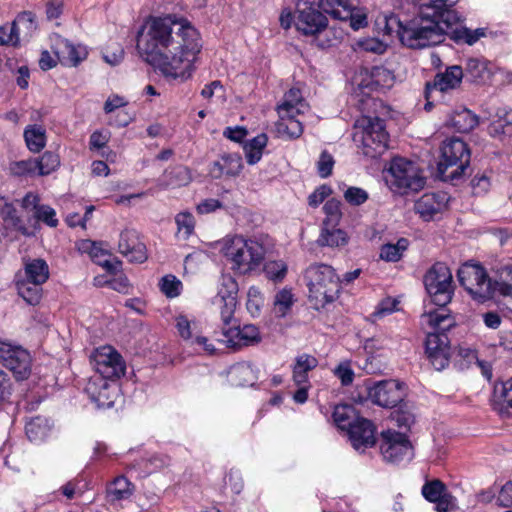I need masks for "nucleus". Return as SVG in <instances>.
<instances>
[{"instance_id":"obj_16","label":"nucleus","mask_w":512,"mask_h":512,"mask_svg":"<svg viewBox=\"0 0 512 512\" xmlns=\"http://www.w3.org/2000/svg\"><path fill=\"white\" fill-rule=\"evenodd\" d=\"M307 108L308 105L305 103L301 91L297 88H291L284 94L282 103L277 107L278 128L283 126L288 128L293 123L302 128L305 123L297 117L303 114Z\"/></svg>"},{"instance_id":"obj_15","label":"nucleus","mask_w":512,"mask_h":512,"mask_svg":"<svg viewBox=\"0 0 512 512\" xmlns=\"http://www.w3.org/2000/svg\"><path fill=\"white\" fill-rule=\"evenodd\" d=\"M238 284L230 275H222L218 291L213 298V305L219 310L221 319L228 325L233 318L237 306Z\"/></svg>"},{"instance_id":"obj_47","label":"nucleus","mask_w":512,"mask_h":512,"mask_svg":"<svg viewBox=\"0 0 512 512\" xmlns=\"http://www.w3.org/2000/svg\"><path fill=\"white\" fill-rule=\"evenodd\" d=\"M483 36H485V30L483 28L471 30L464 27L453 30L451 39L456 43H466L468 45H473Z\"/></svg>"},{"instance_id":"obj_27","label":"nucleus","mask_w":512,"mask_h":512,"mask_svg":"<svg viewBox=\"0 0 512 512\" xmlns=\"http://www.w3.org/2000/svg\"><path fill=\"white\" fill-rule=\"evenodd\" d=\"M464 77V72L461 66L453 65L446 68L444 73L436 74L433 84H426V93L432 88L445 92L450 89H455L460 86Z\"/></svg>"},{"instance_id":"obj_24","label":"nucleus","mask_w":512,"mask_h":512,"mask_svg":"<svg viewBox=\"0 0 512 512\" xmlns=\"http://www.w3.org/2000/svg\"><path fill=\"white\" fill-rule=\"evenodd\" d=\"M347 432L353 448L358 451H364L376 442L375 427L368 419L360 418L356 420Z\"/></svg>"},{"instance_id":"obj_17","label":"nucleus","mask_w":512,"mask_h":512,"mask_svg":"<svg viewBox=\"0 0 512 512\" xmlns=\"http://www.w3.org/2000/svg\"><path fill=\"white\" fill-rule=\"evenodd\" d=\"M368 397L376 405L393 408L405 397L404 385L397 380H382L368 388Z\"/></svg>"},{"instance_id":"obj_43","label":"nucleus","mask_w":512,"mask_h":512,"mask_svg":"<svg viewBox=\"0 0 512 512\" xmlns=\"http://www.w3.org/2000/svg\"><path fill=\"white\" fill-rule=\"evenodd\" d=\"M229 375L231 380L240 386L252 384L255 375L252 366L249 363H237L230 368Z\"/></svg>"},{"instance_id":"obj_38","label":"nucleus","mask_w":512,"mask_h":512,"mask_svg":"<svg viewBox=\"0 0 512 512\" xmlns=\"http://www.w3.org/2000/svg\"><path fill=\"white\" fill-rule=\"evenodd\" d=\"M333 420L335 424L342 430H348L354 425L356 420L360 419L356 414V410L352 405H337L333 411Z\"/></svg>"},{"instance_id":"obj_50","label":"nucleus","mask_w":512,"mask_h":512,"mask_svg":"<svg viewBox=\"0 0 512 512\" xmlns=\"http://www.w3.org/2000/svg\"><path fill=\"white\" fill-rule=\"evenodd\" d=\"M264 306V296L260 289L256 286H251L247 292L246 307L248 312L253 317L260 315L262 307Z\"/></svg>"},{"instance_id":"obj_54","label":"nucleus","mask_w":512,"mask_h":512,"mask_svg":"<svg viewBox=\"0 0 512 512\" xmlns=\"http://www.w3.org/2000/svg\"><path fill=\"white\" fill-rule=\"evenodd\" d=\"M9 171L15 176H32L37 174L36 159L14 161L9 165Z\"/></svg>"},{"instance_id":"obj_49","label":"nucleus","mask_w":512,"mask_h":512,"mask_svg":"<svg viewBox=\"0 0 512 512\" xmlns=\"http://www.w3.org/2000/svg\"><path fill=\"white\" fill-rule=\"evenodd\" d=\"M108 493L113 500L127 499L132 495L131 483L123 476L118 477L110 485Z\"/></svg>"},{"instance_id":"obj_25","label":"nucleus","mask_w":512,"mask_h":512,"mask_svg":"<svg viewBox=\"0 0 512 512\" xmlns=\"http://www.w3.org/2000/svg\"><path fill=\"white\" fill-rule=\"evenodd\" d=\"M243 160L238 153H225L220 159L211 164L209 172L215 179L223 176L236 177L243 169Z\"/></svg>"},{"instance_id":"obj_63","label":"nucleus","mask_w":512,"mask_h":512,"mask_svg":"<svg viewBox=\"0 0 512 512\" xmlns=\"http://www.w3.org/2000/svg\"><path fill=\"white\" fill-rule=\"evenodd\" d=\"M79 249L83 252L89 253L91 258L98 263L103 256L108 255V252L101 247V243L93 242L90 240L83 241Z\"/></svg>"},{"instance_id":"obj_56","label":"nucleus","mask_w":512,"mask_h":512,"mask_svg":"<svg viewBox=\"0 0 512 512\" xmlns=\"http://www.w3.org/2000/svg\"><path fill=\"white\" fill-rule=\"evenodd\" d=\"M353 49L355 51L361 50L375 54H383L387 49V45L376 38H364L359 39L353 45Z\"/></svg>"},{"instance_id":"obj_35","label":"nucleus","mask_w":512,"mask_h":512,"mask_svg":"<svg viewBox=\"0 0 512 512\" xmlns=\"http://www.w3.org/2000/svg\"><path fill=\"white\" fill-rule=\"evenodd\" d=\"M51 430L49 419L43 416L31 418L25 426L26 435L32 442L44 440Z\"/></svg>"},{"instance_id":"obj_40","label":"nucleus","mask_w":512,"mask_h":512,"mask_svg":"<svg viewBox=\"0 0 512 512\" xmlns=\"http://www.w3.org/2000/svg\"><path fill=\"white\" fill-rule=\"evenodd\" d=\"M164 180L169 186L181 187L192 181V173L188 167L176 165L165 171Z\"/></svg>"},{"instance_id":"obj_8","label":"nucleus","mask_w":512,"mask_h":512,"mask_svg":"<svg viewBox=\"0 0 512 512\" xmlns=\"http://www.w3.org/2000/svg\"><path fill=\"white\" fill-rule=\"evenodd\" d=\"M454 3L448 5L447 0H432L422 7L420 17L423 26L437 30L439 34V41L434 45L440 44L447 30L460 21L458 13L450 8Z\"/></svg>"},{"instance_id":"obj_64","label":"nucleus","mask_w":512,"mask_h":512,"mask_svg":"<svg viewBox=\"0 0 512 512\" xmlns=\"http://www.w3.org/2000/svg\"><path fill=\"white\" fill-rule=\"evenodd\" d=\"M334 166V159L333 157L327 153L326 151H323L320 155V158L317 162V171L321 178H327L332 174Z\"/></svg>"},{"instance_id":"obj_26","label":"nucleus","mask_w":512,"mask_h":512,"mask_svg":"<svg viewBox=\"0 0 512 512\" xmlns=\"http://www.w3.org/2000/svg\"><path fill=\"white\" fill-rule=\"evenodd\" d=\"M447 200L444 193H426L415 202L414 210L424 220L429 221L446 207Z\"/></svg>"},{"instance_id":"obj_46","label":"nucleus","mask_w":512,"mask_h":512,"mask_svg":"<svg viewBox=\"0 0 512 512\" xmlns=\"http://www.w3.org/2000/svg\"><path fill=\"white\" fill-rule=\"evenodd\" d=\"M500 281L493 283V294L498 292L503 297L512 298V265H505L499 271Z\"/></svg>"},{"instance_id":"obj_18","label":"nucleus","mask_w":512,"mask_h":512,"mask_svg":"<svg viewBox=\"0 0 512 512\" xmlns=\"http://www.w3.org/2000/svg\"><path fill=\"white\" fill-rule=\"evenodd\" d=\"M296 28L304 35H317L326 29L327 17L307 2L299 3L297 8Z\"/></svg>"},{"instance_id":"obj_58","label":"nucleus","mask_w":512,"mask_h":512,"mask_svg":"<svg viewBox=\"0 0 512 512\" xmlns=\"http://www.w3.org/2000/svg\"><path fill=\"white\" fill-rule=\"evenodd\" d=\"M182 283L173 275H166L160 281L161 291L169 298L177 297L180 294Z\"/></svg>"},{"instance_id":"obj_2","label":"nucleus","mask_w":512,"mask_h":512,"mask_svg":"<svg viewBox=\"0 0 512 512\" xmlns=\"http://www.w3.org/2000/svg\"><path fill=\"white\" fill-rule=\"evenodd\" d=\"M422 319L432 329L426 338V354L434 368L440 371L448 365L450 355L449 340L444 332L454 325V321L443 309L427 312Z\"/></svg>"},{"instance_id":"obj_48","label":"nucleus","mask_w":512,"mask_h":512,"mask_svg":"<svg viewBox=\"0 0 512 512\" xmlns=\"http://www.w3.org/2000/svg\"><path fill=\"white\" fill-rule=\"evenodd\" d=\"M177 224V236L183 240H186L194 231L195 219L189 212H180L175 217Z\"/></svg>"},{"instance_id":"obj_3","label":"nucleus","mask_w":512,"mask_h":512,"mask_svg":"<svg viewBox=\"0 0 512 512\" xmlns=\"http://www.w3.org/2000/svg\"><path fill=\"white\" fill-rule=\"evenodd\" d=\"M222 252L230 261L232 270L243 275L259 269L266 254L263 244L243 236L225 239Z\"/></svg>"},{"instance_id":"obj_1","label":"nucleus","mask_w":512,"mask_h":512,"mask_svg":"<svg viewBox=\"0 0 512 512\" xmlns=\"http://www.w3.org/2000/svg\"><path fill=\"white\" fill-rule=\"evenodd\" d=\"M140 57L166 79L191 77L202 44L198 31L188 22L152 18L138 32Z\"/></svg>"},{"instance_id":"obj_53","label":"nucleus","mask_w":512,"mask_h":512,"mask_svg":"<svg viewBox=\"0 0 512 512\" xmlns=\"http://www.w3.org/2000/svg\"><path fill=\"white\" fill-rule=\"evenodd\" d=\"M24 138L28 149L33 153L40 152L46 145L45 130H24Z\"/></svg>"},{"instance_id":"obj_37","label":"nucleus","mask_w":512,"mask_h":512,"mask_svg":"<svg viewBox=\"0 0 512 512\" xmlns=\"http://www.w3.org/2000/svg\"><path fill=\"white\" fill-rule=\"evenodd\" d=\"M489 63L483 58H469L466 62L465 72L466 76L472 82L484 81L491 75Z\"/></svg>"},{"instance_id":"obj_52","label":"nucleus","mask_w":512,"mask_h":512,"mask_svg":"<svg viewBox=\"0 0 512 512\" xmlns=\"http://www.w3.org/2000/svg\"><path fill=\"white\" fill-rule=\"evenodd\" d=\"M294 298L291 290L282 289L274 298V309L278 316L284 317L293 305Z\"/></svg>"},{"instance_id":"obj_42","label":"nucleus","mask_w":512,"mask_h":512,"mask_svg":"<svg viewBox=\"0 0 512 512\" xmlns=\"http://www.w3.org/2000/svg\"><path fill=\"white\" fill-rule=\"evenodd\" d=\"M125 106L126 102L124 98L118 95H113L106 100L104 104V111L106 113H111L117 110V117L120 118L117 125L120 127H126L129 125L132 117L124 110Z\"/></svg>"},{"instance_id":"obj_51","label":"nucleus","mask_w":512,"mask_h":512,"mask_svg":"<svg viewBox=\"0 0 512 512\" xmlns=\"http://www.w3.org/2000/svg\"><path fill=\"white\" fill-rule=\"evenodd\" d=\"M37 175H48L60 165L59 156L53 152H45L40 159H36Z\"/></svg>"},{"instance_id":"obj_28","label":"nucleus","mask_w":512,"mask_h":512,"mask_svg":"<svg viewBox=\"0 0 512 512\" xmlns=\"http://www.w3.org/2000/svg\"><path fill=\"white\" fill-rule=\"evenodd\" d=\"M55 53L62 63L70 66H77L87 56V50L85 47L81 45L75 46L67 39H61L57 43V50Z\"/></svg>"},{"instance_id":"obj_32","label":"nucleus","mask_w":512,"mask_h":512,"mask_svg":"<svg viewBox=\"0 0 512 512\" xmlns=\"http://www.w3.org/2000/svg\"><path fill=\"white\" fill-rule=\"evenodd\" d=\"M495 408L502 414H512V378L494 387Z\"/></svg>"},{"instance_id":"obj_21","label":"nucleus","mask_w":512,"mask_h":512,"mask_svg":"<svg viewBox=\"0 0 512 512\" xmlns=\"http://www.w3.org/2000/svg\"><path fill=\"white\" fill-rule=\"evenodd\" d=\"M108 380L109 378L91 377L85 388L90 399L99 408L112 407L118 395V386Z\"/></svg>"},{"instance_id":"obj_57","label":"nucleus","mask_w":512,"mask_h":512,"mask_svg":"<svg viewBox=\"0 0 512 512\" xmlns=\"http://www.w3.org/2000/svg\"><path fill=\"white\" fill-rule=\"evenodd\" d=\"M175 326L178 331V334L185 340H190L191 343L194 340V333L196 332V323L192 320H189L185 315H178L175 318Z\"/></svg>"},{"instance_id":"obj_20","label":"nucleus","mask_w":512,"mask_h":512,"mask_svg":"<svg viewBox=\"0 0 512 512\" xmlns=\"http://www.w3.org/2000/svg\"><path fill=\"white\" fill-rule=\"evenodd\" d=\"M353 139L361 143L365 156L376 158L388 148L389 135L387 130H357L353 134Z\"/></svg>"},{"instance_id":"obj_44","label":"nucleus","mask_w":512,"mask_h":512,"mask_svg":"<svg viewBox=\"0 0 512 512\" xmlns=\"http://www.w3.org/2000/svg\"><path fill=\"white\" fill-rule=\"evenodd\" d=\"M18 294L30 305H36L41 299V285L28 280L17 282Z\"/></svg>"},{"instance_id":"obj_11","label":"nucleus","mask_w":512,"mask_h":512,"mask_svg":"<svg viewBox=\"0 0 512 512\" xmlns=\"http://www.w3.org/2000/svg\"><path fill=\"white\" fill-rule=\"evenodd\" d=\"M370 84H359L358 90L360 91L357 96L362 94V97L358 100L357 106L361 112V116L355 121L353 128H385L384 116L390 114V108L386 106L381 100L370 97L365 93V89H368Z\"/></svg>"},{"instance_id":"obj_4","label":"nucleus","mask_w":512,"mask_h":512,"mask_svg":"<svg viewBox=\"0 0 512 512\" xmlns=\"http://www.w3.org/2000/svg\"><path fill=\"white\" fill-rule=\"evenodd\" d=\"M305 280L309 289V300L315 309L337 299L340 281L333 267L326 264H312L305 271Z\"/></svg>"},{"instance_id":"obj_14","label":"nucleus","mask_w":512,"mask_h":512,"mask_svg":"<svg viewBox=\"0 0 512 512\" xmlns=\"http://www.w3.org/2000/svg\"><path fill=\"white\" fill-rule=\"evenodd\" d=\"M96 377L118 379L125 374L126 365L123 357L112 346H101L92 354Z\"/></svg>"},{"instance_id":"obj_36","label":"nucleus","mask_w":512,"mask_h":512,"mask_svg":"<svg viewBox=\"0 0 512 512\" xmlns=\"http://www.w3.org/2000/svg\"><path fill=\"white\" fill-rule=\"evenodd\" d=\"M26 280L42 285L49 278V267L43 259H33L25 265Z\"/></svg>"},{"instance_id":"obj_60","label":"nucleus","mask_w":512,"mask_h":512,"mask_svg":"<svg viewBox=\"0 0 512 512\" xmlns=\"http://www.w3.org/2000/svg\"><path fill=\"white\" fill-rule=\"evenodd\" d=\"M264 273L269 280L281 281L287 273V267L281 261H271L265 264Z\"/></svg>"},{"instance_id":"obj_41","label":"nucleus","mask_w":512,"mask_h":512,"mask_svg":"<svg viewBox=\"0 0 512 512\" xmlns=\"http://www.w3.org/2000/svg\"><path fill=\"white\" fill-rule=\"evenodd\" d=\"M480 124L479 117L467 108L453 112L447 123L448 128H476Z\"/></svg>"},{"instance_id":"obj_13","label":"nucleus","mask_w":512,"mask_h":512,"mask_svg":"<svg viewBox=\"0 0 512 512\" xmlns=\"http://www.w3.org/2000/svg\"><path fill=\"white\" fill-rule=\"evenodd\" d=\"M0 362L18 381L26 380L32 372V357L28 350L0 341Z\"/></svg>"},{"instance_id":"obj_33","label":"nucleus","mask_w":512,"mask_h":512,"mask_svg":"<svg viewBox=\"0 0 512 512\" xmlns=\"http://www.w3.org/2000/svg\"><path fill=\"white\" fill-rule=\"evenodd\" d=\"M268 137L265 133H261L251 139H247L243 145V150L246 162L249 165L257 164L262 156L263 151L267 146Z\"/></svg>"},{"instance_id":"obj_6","label":"nucleus","mask_w":512,"mask_h":512,"mask_svg":"<svg viewBox=\"0 0 512 512\" xmlns=\"http://www.w3.org/2000/svg\"><path fill=\"white\" fill-rule=\"evenodd\" d=\"M468 145L459 138H450L441 146V157L437 165L438 176L443 181L460 179L470 164Z\"/></svg>"},{"instance_id":"obj_59","label":"nucleus","mask_w":512,"mask_h":512,"mask_svg":"<svg viewBox=\"0 0 512 512\" xmlns=\"http://www.w3.org/2000/svg\"><path fill=\"white\" fill-rule=\"evenodd\" d=\"M371 82L377 86H390L393 82V74L383 66H374L370 72Z\"/></svg>"},{"instance_id":"obj_34","label":"nucleus","mask_w":512,"mask_h":512,"mask_svg":"<svg viewBox=\"0 0 512 512\" xmlns=\"http://www.w3.org/2000/svg\"><path fill=\"white\" fill-rule=\"evenodd\" d=\"M318 360L311 355L302 354L296 358L293 367V381L295 385H302L309 383L308 372L316 368Z\"/></svg>"},{"instance_id":"obj_9","label":"nucleus","mask_w":512,"mask_h":512,"mask_svg":"<svg viewBox=\"0 0 512 512\" xmlns=\"http://www.w3.org/2000/svg\"><path fill=\"white\" fill-rule=\"evenodd\" d=\"M458 280L470 296L483 303L493 297V282L478 264H464L458 270Z\"/></svg>"},{"instance_id":"obj_55","label":"nucleus","mask_w":512,"mask_h":512,"mask_svg":"<svg viewBox=\"0 0 512 512\" xmlns=\"http://www.w3.org/2000/svg\"><path fill=\"white\" fill-rule=\"evenodd\" d=\"M323 210L326 214L324 226H336L342 217L341 202L331 198L325 203Z\"/></svg>"},{"instance_id":"obj_30","label":"nucleus","mask_w":512,"mask_h":512,"mask_svg":"<svg viewBox=\"0 0 512 512\" xmlns=\"http://www.w3.org/2000/svg\"><path fill=\"white\" fill-rule=\"evenodd\" d=\"M318 8L332 18L347 21L351 17V10H355L353 0H319Z\"/></svg>"},{"instance_id":"obj_10","label":"nucleus","mask_w":512,"mask_h":512,"mask_svg":"<svg viewBox=\"0 0 512 512\" xmlns=\"http://www.w3.org/2000/svg\"><path fill=\"white\" fill-rule=\"evenodd\" d=\"M424 284L435 305H447L453 295L452 273L443 262L435 263L425 274Z\"/></svg>"},{"instance_id":"obj_23","label":"nucleus","mask_w":512,"mask_h":512,"mask_svg":"<svg viewBox=\"0 0 512 512\" xmlns=\"http://www.w3.org/2000/svg\"><path fill=\"white\" fill-rule=\"evenodd\" d=\"M423 497L435 504L437 512H449L455 507V498L448 492L445 484L434 479L427 481L421 489Z\"/></svg>"},{"instance_id":"obj_22","label":"nucleus","mask_w":512,"mask_h":512,"mask_svg":"<svg viewBox=\"0 0 512 512\" xmlns=\"http://www.w3.org/2000/svg\"><path fill=\"white\" fill-rule=\"evenodd\" d=\"M118 252L129 262L143 263L148 258L146 246L140 241L139 235L134 229H125L120 233Z\"/></svg>"},{"instance_id":"obj_45","label":"nucleus","mask_w":512,"mask_h":512,"mask_svg":"<svg viewBox=\"0 0 512 512\" xmlns=\"http://www.w3.org/2000/svg\"><path fill=\"white\" fill-rule=\"evenodd\" d=\"M34 223L32 225L33 230H37L39 228V222L44 223L45 225L55 228L58 226L59 221L56 217V211L49 205L42 204L41 207L37 208L36 213L33 215Z\"/></svg>"},{"instance_id":"obj_62","label":"nucleus","mask_w":512,"mask_h":512,"mask_svg":"<svg viewBox=\"0 0 512 512\" xmlns=\"http://www.w3.org/2000/svg\"><path fill=\"white\" fill-rule=\"evenodd\" d=\"M398 305V301L392 298H386L382 300L376 310L370 315V318L373 322H376L378 319L393 313L396 310Z\"/></svg>"},{"instance_id":"obj_61","label":"nucleus","mask_w":512,"mask_h":512,"mask_svg":"<svg viewBox=\"0 0 512 512\" xmlns=\"http://www.w3.org/2000/svg\"><path fill=\"white\" fill-rule=\"evenodd\" d=\"M343 196L345 201L352 206H360L369 198L366 190L354 186L347 188Z\"/></svg>"},{"instance_id":"obj_39","label":"nucleus","mask_w":512,"mask_h":512,"mask_svg":"<svg viewBox=\"0 0 512 512\" xmlns=\"http://www.w3.org/2000/svg\"><path fill=\"white\" fill-rule=\"evenodd\" d=\"M317 243L320 246H328L332 248L342 247L348 243V237L343 230L336 229L335 226H332L331 229H329L328 226H324Z\"/></svg>"},{"instance_id":"obj_7","label":"nucleus","mask_w":512,"mask_h":512,"mask_svg":"<svg viewBox=\"0 0 512 512\" xmlns=\"http://www.w3.org/2000/svg\"><path fill=\"white\" fill-rule=\"evenodd\" d=\"M386 181L390 188L399 194L418 192L426 184L420 167L415 162L402 157H395L391 160Z\"/></svg>"},{"instance_id":"obj_5","label":"nucleus","mask_w":512,"mask_h":512,"mask_svg":"<svg viewBox=\"0 0 512 512\" xmlns=\"http://www.w3.org/2000/svg\"><path fill=\"white\" fill-rule=\"evenodd\" d=\"M384 31L388 35L397 34L401 43L412 49L433 46L439 41L437 30L423 26L420 15L403 23L397 15L385 18Z\"/></svg>"},{"instance_id":"obj_29","label":"nucleus","mask_w":512,"mask_h":512,"mask_svg":"<svg viewBox=\"0 0 512 512\" xmlns=\"http://www.w3.org/2000/svg\"><path fill=\"white\" fill-rule=\"evenodd\" d=\"M0 217L6 225L12 227L23 236H34V231L23 224L14 205L8 202L4 197H0Z\"/></svg>"},{"instance_id":"obj_19","label":"nucleus","mask_w":512,"mask_h":512,"mask_svg":"<svg viewBox=\"0 0 512 512\" xmlns=\"http://www.w3.org/2000/svg\"><path fill=\"white\" fill-rule=\"evenodd\" d=\"M219 341L228 348L238 350L244 346L258 344L261 341V335L257 326L247 324L242 327L237 326L223 329L222 337Z\"/></svg>"},{"instance_id":"obj_31","label":"nucleus","mask_w":512,"mask_h":512,"mask_svg":"<svg viewBox=\"0 0 512 512\" xmlns=\"http://www.w3.org/2000/svg\"><path fill=\"white\" fill-rule=\"evenodd\" d=\"M12 27L18 43L29 41L34 32L37 30V22L35 14L30 11H24L17 15L12 22Z\"/></svg>"},{"instance_id":"obj_12","label":"nucleus","mask_w":512,"mask_h":512,"mask_svg":"<svg viewBox=\"0 0 512 512\" xmlns=\"http://www.w3.org/2000/svg\"><path fill=\"white\" fill-rule=\"evenodd\" d=\"M380 452L386 462L399 464L414 457L413 446L401 432L386 430L381 433Z\"/></svg>"}]
</instances>
